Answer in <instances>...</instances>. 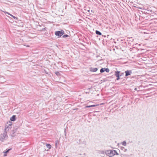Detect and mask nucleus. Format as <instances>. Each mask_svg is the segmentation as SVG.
I'll list each match as a JSON object with an SVG mask.
<instances>
[{"label": "nucleus", "instance_id": "1a4fd4ad", "mask_svg": "<svg viewBox=\"0 0 157 157\" xmlns=\"http://www.w3.org/2000/svg\"><path fill=\"white\" fill-rule=\"evenodd\" d=\"M98 68H93L91 67L90 69V71L91 72H96L98 70Z\"/></svg>", "mask_w": 157, "mask_h": 157}, {"label": "nucleus", "instance_id": "4468645a", "mask_svg": "<svg viewBox=\"0 0 157 157\" xmlns=\"http://www.w3.org/2000/svg\"><path fill=\"white\" fill-rule=\"evenodd\" d=\"M46 146L49 149H50L51 147V146L49 144H47Z\"/></svg>", "mask_w": 157, "mask_h": 157}, {"label": "nucleus", "instance_id": "6e6552de", "mask_svg": "<svg viewBox=\"0 0 157 157\" xmlns=\"http://www.w3.org/2000/svg\"><path fill=\"white\" fill-rule=\"evenodd\" d=\"M11 149H9L8 150H7L6 151H4L3 152V153H4V156H7V154H7V153H8L9 152V151Z\"/></svg>", "mask_w": 157, "mask_h": 157}, {"label": "nucleus", "instance_id": "7ed1b4c3", "mask_svg": "<svg viewBox=\"0 0 157 157\" xmlns=\"http://www.w3.org/2000/svg\"><path fill=\"white\" fill-rule=\"evenodd\" d=\"M12 128V124H10L7 123L6 125L4 132L6 133L8 132Z\"/></svg>", "mask_w": 157, "mask_h": 157}, {"label": "nucleus", "instance_id": "b1692460", "mask_svg": "<svg viewBox=\"0 0 157 157\" xmlns=\"http://www.w3.org/2000/svg\"><path fill=\"white\" fill-rule=\"evenodd\" d=\"M88 11L89 12L90 11V10H88Z\"/></svg>", "mask_w": 157, "mask_h": 157}, {"label": "nucleus", "instance_id": "ddd939ff", "mask_svg": "<svg viewBox=\"0 0 157 157\" xmlns=\"http://www.w3.org/2000/svg\"><path fill=\"white\" fill-rule=\"evenodd\" d=\"M122 144L124 146H125L126 145V142L125 141H124L122 143Z\"/></svg>", "mask_w": 157, "mask_h": 157}, {"label": "nucleus", "instance_id": "9b49d317", "mask_svg": "<svg viewBox=\"0 0 157 157\" xmlns=\"http://www.w3.org/2000/svg\"><path fill=\"white\" fill-rule=\"evenodd\" d=\"M16 119V117L15 116L13 115L12 117L10 118V120L12 121H14Z\"/></svg>", "mask_w": 157, "mask_h": 157}, {"label": "nucleus", "instance_id": "a211bd4d", "mask_svg": "<svg viewBox=\"0 0 157 157\" xmlns=\"http://www.w3.org/2000/svg\"><path fill=\"white\" fill-rule=\"evenodd\" d=\"M69 36L67 35H64L63 36V38L68 37Z\"/></svg>", "mask_w": 157, "mask_h": 157}, {"label": "nucleus", "instance_id": "f8f14e48", "mask_svg": "<svg viewBox=\"0 0 157 157\" xmlns=\"http://www.w3.org/2000/svg\"><path fill=\"white\" fill-rule=\"evenodd\" d=\"M96 33L98 35H101V33L98 31L96 30Z\"/></svg>", "mask_w": 157, "mask_h": 157}, {"label": "nucleus", "instance_id": "4be33fe9", "mask_svg": "<svg viewBox=\"0 0 157 157\" xmlns=\"http://www.w3.org/2000/svg\"><path fill=\"white\" fill-rule=\"evenodd\" d=\"M124 73H121L120 75H121V76L123 75H124Z\"/></svg>", "mask_w": 157, "mask_h": 157}, {"label": "nucleus", "instance_id": "20e7f679", "mask_svg": "<svg viewBox=\"0 0 157 157\" xmlns=\"http://www.w3.org/2000/svg\"><path fill=\"white\" fill-rule=\"evenodd\" d=\"M64 33V32L63 30L61 31H57L55 32V34L56 36H58L60 37Z\"/></svg>", "mask_w": 157, "mask_h": 157}, {"label": "nucleus", "instance_id": "9d476101", "mask_svg": "<svg viewBox=\"0 0 157 157\" xmlns=\"http://www.w3.org/2000/svg\"><path fill=\"white\" fill-rule=\"evenodd\" d=\"M98 105H87V106H85V108L94 107Z\"/></svg>", "mask_w": 157, "mask_h": 157}, {"label": "nucleus", "instance_id": "39448f33", "mask_svg": "<svg viewBox=\"0 0 157 157\" xmlns=\"http://www.w3.org/2000/svg\"><path fill=\"white\" fill-rule=\"evenodd\" d=\"M125 76H127L129 75H130L132 73V71H126L125 72Z\"/></svg>", "mask_w": 157, "mask_h": 157}, {"label": "nucleus", "instance_id": "6ab92c4d", "mask_svg": "<svg viewBox=\"0 0 157 157\" xmlns=\"http://www.w3.org/2000/svg\"><path fill=\"white\" fill-rule=\"evenodd\" d=\"M58 143V140H57L56 141V145L57 144V143Z\"/></svg>", "mask_w": 157, "mask_h": 157}, {"label": "nucleus", "instance_id": "393cba45", "mask_svg": "<svg viewBox=\"0 0 157 157\" xmlns=\"http://www.w3.org/2000/svg\"><path fill=\"white\" fill-rule=\"evenodd\" d=\"M65 157H68V156H66Z\"/></svg>", "mask_w": 157, "mask_h": 157}, {"label": "nucleus", "instance_id": "a878e982", "mask_svg": "<svg viewBox=\"0 0 157 157\" xmlns=\"http://www.w3.org/2000/svg\"><path fill=\"white\" fill-rule=\"evenodd\" d=\"M27 47H29L28 45H27Z\"/></svg>", "mask_w": 157, "mask_h": 157}, {"label": "nucleus", "instance_id": "f03ea898", "mask_svg": "<svg viewBox=\"0 0 157 157\" xmlns=\"http://www.w3.org/2000/svg\"><path fill=\"white\" fill-rule=\"evenodd\" d=\"M8 138V136L6 132H4L3 134L1 135L0 136V140L2 142L4 141Z\"/></svg>", "mask_w": 157, "mask_h": 157}, {"label": "nucleus", "instance_id": "2eb2a0df", "mask_svg": "<svg viewBox=\"0 0 157 157\" xmlns=\"http://www.w3.org/2000/svg\"><path fill=\"white\" fill-rule=\"evenodd\" d=\"M104 71H105V68H101L100 70V72L101 73H103V72H104Z\"/></svg>", "mask_w": 157, "mask_h": 157}, {"label": "nucleus", "instance_id": "dca6fc26", "mask_svg": "<svg viewBox=\"0 0 157 157\" xmlns=\"http://www.w3.org/2000/svg\"><path fill=\"white\" fill-rule=\"evenodd\" d=\"M55 73L56 74L57 76H59L60 75V73L57 71Z\"/></svg>", "mask_w": 157, "mask_h": 157}, {"label": "nucleus", "instance_id": "423d86ee", "mask_svg": "<svg viewBox=\"0 0 157 157\" xmlns=\"http://www.w3.org/2000/svg\"><path fill=\"white\" fill-rule=\"evenodd\" d=\"M120 71H117L115 72V75L116 77H120L121 76V75H120Z\"/></svg>", "mask_w": 157, "mask_h": 157}, {"label": "nucleus", "instance_id": "f257e3e1", "mask_svg": "<svg viewBox=\"0 0 157 157\" xmlns=\"http://www.w3.org/2000/svg\"><path fill=\"white\" fill-rule=\"evenodd\" d=\"M105 154L109 157H113L115 155H119L116 150H106L105 151Z\"/></svg>", "mask_w": 157, "mask_h": 157}, {"label": "nucleus", "instance_id": "5701e85b", "mask_svg": "<svg viewBox=\"0 0 157 157\" xmlns=\"http://www.w3.org/2000/svg\"><path fill=\"white\" fill-rule=\"evenodd\" d=\"M135 90H137V88H135Z\"/></svg>", "mask_w": 157, "mask_h": 157}, {"label": "nucleus", "instance_id": "aec40b11", "mask_svg": "<svg viewBox=\"0 0 157 157\" xmlns=\"http://www.w3.org/2000/svg\"><path fill=\"white\" fill-rule=\"evenodd\" d=\"M117 80H119L120 79L119 77H117Z\"/></svg>", "mask_w": 157, "mask_h": 157}, {"label": "nucleus", "instance_id": "412c9836", "mask_svg": "<svg viewBox=\"0 0 157 157\" xmlns=\"http://www.w3.org/2000/svg\"><path fill=\"white\" fill-rule=\"evenodd\" d=\"M105 152H104V151H101V153L102 154H104V153H105Z\"/></svg>", "mask_w": 157, "mask_h": 157}, {"label": "nucleus", "instance_id": "f3484780", "mask_svg": "<svg viewBox=\"0 0 157 157\" xmlns=\"http://www.w3.org/2000/svg\"><path fill=\"white\" fill-rule=\"evenodd\" d=\"M105 71H106L107 72H109V70L108 68H105Z\"/></svg>", "mask_w": 157, "mask_h": 157}, {"label": "nucleus", "instance_id": "0eeeda50", "mask_svg": "<svg viewBox=\"0 0 157 157\" xmlns=\"http://www.w3.org/2000/svg\"><path fill=\"white\" fill-rule=\"evenodd\" d=\"M4 13H7V14H8L9 15H10V16H11L12 17H13L14 19H16V20H17V17L14 16L13 15H12L10 14V13H9L7 12H4Z\"/></svg>", "mask_w": 157, "mask_h": 157}]
</instances>
